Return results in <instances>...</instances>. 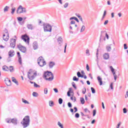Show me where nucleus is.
<instances>
[{
  "label": "nucleus",
  "instance_id": "nucleus-49",
  "mask_svg": "<svg viewBox=\"0 0 128 128\" xmlns=\"http://www.w3.org/2000/svg\"><path fill=\"white\" fill-rule=\"evenodd\" d=\"M64 8H68V2H66L64 6Z\"/></svg>",
  "mask_w": 128,
  "mask_h": 128
},
{
  "label": "nucleus",
  "instance_id": "nucleus-60",
  "mask_svg": "<svg viewBox=\"0 0 128 128\" xmlns=\"http://www.w3.org/2000/svg\"><path fill=\"white\" fill-rule=\"evenodd\" d=\"M124 50H128V46L126 44H124Z\"/></svg>",
  "mask_w": 128,
  "mask_h": 128
},
{
  "label": "nucleus",
  "instance_id": "nucleus-13",
  "mask_svg": "<svg viewBox=\"0 0 128 128\" xmlns=\"http://www.w3.org/2000/svg\"><path fill=\"white\" fill-rule=\"evenodd\" d=\"M28 78L30 80H34V75H33L31 76H30V72H28Z\"/></svg>",
  "mask_w": 128,
  "mask_h": 128
},
{
  "label": "nucleus",
  "instance_id": "nucleus-39",
  "mask_svg": "<svg viewBox=\"0 0 128 128\" xmlns=\"http://www.w3.org/2000/svg\"><path fill=\"white\" fill-rule=\"evenodd\" d=\"M49 106H54V102L50 100L49 102Z\"/></svg>",
  "mask_w": 128,
  "mask_h": 128
},
{
  "label": "nucleus",
  "instance_id": "nucleus-57",
  "mask_svg": "<svg viewBox=\"0 0 128 128\" xmlns=\"http://www.w3.org/2000/svg\"><path fill=\"white\" fill-rule=\"evenodd\" d=\"M114 84L113 83H111L110 84V88H111V90H114Z\"/></svg>",
  "mask_w": 128,
  "mask_h": 128
},
{
  "label": "nucleus",
  "instance_id": "nucleus-46",
  "mask_svg": "<svg viewBox=\"0 0 128 128\" xmlns=\"http://www.w3.org/2000/svg\"><path fill=\"white\" fill-rule=\"evenodd\" d=\"M18 22H22V17H18L17 18Z\"/></svg>",
  "mask_w": 128,
  "mask_h": 128
},
{
  "label": "nucleus",
  "instance_id": "nucleus-20",
  "mask_svg": "<svg viewBox=\"0 0 128 128\" xmlns=\"http://www.w3.org/2000/svg\"><path fill=\"white\" fill-rule=\"evenodd\" d=\"M12 122L13 124H18V120L16 118L12 119Z\"/></svg>",
  "mask_w": 128,
  "mask_h": 128
},
{
  "label": "nucleus",
  "instance_id": "nucleus-21",
  "mask_svg": "<svg viewBox=\"0 0 128 128\" xmlns=\"http://www.w3.org/2000/svg\"><path fill=\"white\" fill-rule=\"evenodd\" d=\"M2 70H4L5 72H8L9 68L8 66H2Z\"/></svg>",
  "mask_w": 128,
  "mask_h": 128
},
{
  "label": "nucleus",
  "instance_id": "nucleus-12",
  "mask_svg": "<svg viewBox=\"0 0 128 128\" xmlns=\"http://www.w3.org/2000/svg\"><path fill=\"white\" fill-rule=\"evenodd\" d=\"M33 48H34V50H38V44L37 42H34Z\"/></svg>",
  "mask_w": 128,
  "mask_h": 128
},
{
  "label": "nucleus",
  "instance_id": "nucleus-63",
  "mask_svg": "<svg viewBox=\"0 0 128 128\" xmlns=\"http://www.w3.org/2000/svg\"><path fill=\"white\" fill-rule=\"evenodd\" d=\"M74 112H78V108L76 107H74Z\"/></svg>",
  "mask_w": 128,
  "mask_h": 128
},
{
  "label": "nucleus",
  "instance_id": "nucleus-22",
  "mask_svg": "<svg viewBox=\"0 0 128 128\" xmlns=\"http://www.w3.org/2000/svg\"><path fill=\"white\" fill-rule=\"evenodd\" d=\"M76 16H78L79 20L84 24V20H82V16H80V14H76Z\"/></svg>",
  "mask_w": 128,
  "mask_h": 128
},
{
  "label": "nucleus",
  "instance_id": "nucleus-50",
  "mask_svg": "<svg viewBox=\"0 0 128 128\" xmlns=\"http://www.w3.org/2000/svg\"><path fill=\"white\" fill-rule=\"evenodd\" d=\"M106 50H107L108 52H110V50H112V47L108 46L106 48Z\"/></svg>",
  "mask_w": 128,
  "mask_h": 128
},
{
  "label": "nucleus",
  "instance_id": "nucleus-31",
  "mask_svg": "<svg viewBox=\"0 0 128 128\" xmlns=\"http://www.w3.org/2000/svg\"><path fill=\"white\" fill-rule=\"evenodd\" d=\"M22 102L24 104H30V102H28V100H24V98H22Z\"/></svg>",
  "mask_w": 128,
  "mask_h": 128
},
{
  "label": "nucleus",
  "instance_id": "nucleus-52",
  "mask_svg": "<svg viewBox=\"0 0 128 128\" xmlns=\"http://www.w3.org/2000/svg\"><path fill=\"white\" fill-rule=\"evenodd\" d=\"M123 112L124 114H126V112H128V110H126V108H123Z\"/></svg>",
  "mask_w": 128,
  "mask_h": 128
},
{
  "label": "nucleus",
  "instance_id": "nucleus-18",
  "mask_svg": "<svg viewBox=\"0 0 128 128\" xmlns=\"http://www.w3.org/2000/svg\"><path fill=\"white\" fill-rule=\"evenodd\" d=\"M27 28L28 30H32L34 28V26L32 24H27Z\"/></svg>",
  "mask_w": 128,
  "mask_h": 128
},
{
  "label": "nucleus",
  "instance_id": "nucleus-4",
  "mask_svg": "<svg viewBox=\"0 0 128 128\" xmlns=\"http://www.w3.org/2000/svg\"><path fill=\"white\" fill-rule=\"evenodd\" d=\"M44 26V30L45 32H52V26L48 24H43Z\"/></svg>",
  "mask_w": 128,
  "mask_h": 128
},
{
  "label": "nucleus",
  "instance_id": "nucleus-9",
  "mask_svg": "<svg viewBox=\"0 0 128 128\" xmlns=\"http://www.w3.org/2000/svg\"><path fill=\"white\" fill-rule=\"evenodd\" d=\"M104 34H106V36L107 40H108V34L106 32V30L101 31V34L100 36V40H102V38H104Z\"/></svg>",
  "mask_w": 128,
  "mask_h": 128
},
{
  "label": "nucleus",
  "instance_id": "nucleus-40",
  "mask_svg": "<svg viewBox=\"0 0 128 128\" xmlns=\"http://www.w3.org/2000/svg\"><path fill=\"white\" fill-rule=\"evenodd\" d=\"M34 88H40V86L38 84L34 82Z\"/></svg>",
  "mask_w": 128,
  "mask_h": 128
},
{
  "label": "nucleus",
  "instance_id": "nucleus-61",
  "mask_svg": "<svg viewBox=\"0 0 128 128\" xmlns=\"http://www.w3.org/2000/svg\"><path fill=\"white\" fill-rule=\"evenodd\" d=\"M86 54H88V56H90V50H88V49L86 50Z\"/></svg>",
  "mask_w": 128,
  "mask_h": 128
},
{
  "label": "nucleus",
  "instance_id": "nucleus-24",
  "mask_svg": "<svg viewBox=\"0 0 128 128\" xmlns=\"http://www.w3.org/2000/svg\"><path fill=\"white\" fill-rule=\"evenodd\" d=\"M75 20L77 22H80V20H78V19L76 16H73L70 18V20Z\"/></svg>",
  "mask_w": 128,
  "mask_h": 128
},
{
  "label": "nucleus",
  "instance_id": "nucleus-29",
  "mask_svg": "<svg viewBox=\"0 0 128 128\" xmlns=\"http://www.w3.org/2000/svg\"><path fill=\"white\" fill-rule=\"evenodd\" d=\"M84 30H86V26H84L83 25L81 28L80 32H82L84 31Z\"/></svg>",
  "mask_w": 128,
  "mask_h": 128
},
{
  "label": "nucleus",
  "instance_id": "nucleus-54",
  "mask_svg": "<svg viewBox=\"0 0 128 128\" xmlns=\"http://www.w3.org/2000/svg\"><path fill=\"white\" fill-rule=\"evenodd\" d=\"M84 90L82 91V94H85L86 92V88H84Z\"/></svg>",
  "mask_w": 128,
  "mask_h": 128
},
{
  "label": "nucleus",
  "instance_id": "nucleus-53",
  "mask_svg": "<svg viewBox=\"0 0 128 128\" xmlns=\"http://www.w3.org/2000/svg\"><path fill=\"white\" fill-rule=\"evenodd\" d=\"M72 88H69V90H68V92H69L71 94H72V92H72Z\"/></svg>",
  "mask_w": 128,
  "mask_h": 128
},
{
  "label": "nucleus",
  "instance_id": "nucleus-58",
  "mask_svg": "<svg viewBox=\"0 0 128 128\" xmlns=\"http://www.w3.org/2000/svg\"><path fill=\"white\" fill-rule=\"evenodd\" d=\"M110 68L111 70V72H114V68H112V66H110Z\"/></svg>",
  "mask_w": 128,
  "mask_h": 128
},
{
  "label": "nucleus",
  "instance_id": "nucleus-44",
  "mask_svg": "<svg viewBox=\"0 0 128 128\" xmlns=\"http://www.w3.org/2000/svg\"><path fill=\"white\" fill-rule=\"evenodd\" d=\"M48 88H45L44 89V94H48Z\"/></svg>",
  "mask_w": 128,
  "mask_h": 128
},
{
  "label": "nucleus",
  "instance_id": "nucleus-25",
  "mask_svg": "<svg viewBox=\"0 0 128 128\" xmlns=\"http://www.w3.org/2000/svg\"><path fill=\"white\" fill-rule=\"evenodd\" d=\"M80 102L82 104H84V102H86L84 98L82 97L80 98Z\"/></svg>",
  "mask_w": 128,
  "mask_h": 128
},
{
  "label": "nucleus",
  "instance_id": "nucleus-11",
  "mask_svg": "<svg viewBox=\"0 0 128 128\" xmlns=\"http://www.w3.org/2000/svg\"><path fill=\"white\" fill-rule=\"evenodd\" d=\"M4 82L6 84V86H12V81L10 80H8V78H5Z\"/></svg>",
  "mask_w": 128,
  "mask_h": 128
},
{
  "label": "nucleus",
  "instance_id": "nucleus-43",
  "mask_svg": "<svg viewBox=\"0 0 128 128\" xmlns=\"http://www.w3.org/2000/svg\"><path fill=\"white\" fill-rule=\"evenodd\" d=\"M84 112H88V114L90 113V110H88V108H85L84 109Z\"/></svg>",
  "mask_w": 128,
  "mask_h": 128
},
{
  "label": "nucleus",
  "instance_id": "nucleus-41",
  "mask_svg": "<svg viewBox=\"0 0 128 128\" xmlns=\"http://www.w3.org/2000/svg\"><path fill=\"white\" fill-rule=\"evenodd\" d=\"M91 90H92V94H96V90L94 89V88L92 87Z\"/></svg>",
  "mask_w": 128,
  "mask_h": 128
},
{
  "label": "nucleus",
  "instance_id": "nucleus-35",
  "mask_svg": "<svg viewBox=\"0 0 128 128\" xmlns=\"http://www.w3.org/2000/svg\"><path fill=\"white\" fill-rule=\"evenodd\" d=\"M72 80L74 82H78V78H76V76H74L73 77Z\"/></svg>",
  "mask_w": 128,
  "mask_h": 128
},
{
  "label": "nucleus",
  "instance_id": "nucleus-1",
  "mask_svg": "<svg viewBox=\"0 0 128 128\" xmlns=\"http://www.w3.org/2000/svg\"><path fill=\"white\" fill-rule=\"evenodd\" d=\"M43 78L46 80H48V82H52L54 80V74L50 71H46L44 72Z\"/></svg>",
  "mask_w": 128,
  "mask_h": 128
},
{
  "label": "nucleus",
  "instance_id": "nucleus-36",
  "mask_svg": "<svg viewBox=\"0 0 128 128\" xmlns=\"http://www.w3.org/2000/svg\"><path fill=\"white\" fill-rule=\"evenodd\" d=\"M5 36H6V34H3V40L5 42H8V38H4Z\"/></svg>",
  "mask_w": 128,
  "mask_h": 128
},
{
  "label": "nucleus",
  "instance_id": "nucleus-14",
  "mask_svg": "<svg viewBox=\"0 0 128 128\" xmlns=\"http://www.w3.org/2000/svg\"><path fill=\"white\" fill-rule=\"evenodd\" d=\"M97 80L100 83V86H102V79L100 76H98L97 77Z\"/></svg>",
  "mask_w": 128,
  "mask_h": 128
},
{
  "label": "nucleus",
  "instance_id": "nucleus-64",
  "mask_svg": "<svg viewBox=\"0 0 128 128\" xmlns=\"http://www.w3.org/2000/svg\"><path fill=\"white\" fill-rule=\"evenodd\" d=\"M120 124H121V122H120L118 124V126H116V128H120Z\"/></svg>",
  "mask_w": 128,
  "mask_h": 128
},
{
  "label": "nucleus",
  "instance_id": "nucleus-26",
  "mask_svg": "<svg viewBox=\"0 0 128 128\" xmlns=\"http://www.w3.org/2000/svg\"><path fill=\"white\" fill-rule=\"evenodd\" d=\"M77 76H78V78H84V75H82V74H80V72H77Z\"/></svg>",
  "mask_w": 128,
  "mask_h": 128
},
{
  "label": "nucleus",
  "instance_id": "nucleus-23",
  "mask_svg": "<svg viewBox=\"0 0 128 128\" xmlns=\"http://www.w3.org/2000/svg\"><path fill=\"white\" fill-rule=\"evenodd\" d=\"M8 68L10 72H14V66H10Z\"/></svg>",
  "mask_w": 128,
  "mask_h": 128
},
{
  "label": "nucleus",
  "instance_id": "nucleus-62",
  "mask_svg": "<svg viewBox=\"0 0 128 128\" xmlns=\"http://www.w3.org/2000/svg\"><path fill=\"white\" fill-rule=\"evenodd\" d=\"M108 20H106L104 22V26H106V24H108Z\"/></svg>",
  "mask_w": 128,
  "mask_h": 128
},
{
  "label": "nucleus",
  "instance_id": "nucleus-51",
  "mask_svg": "<svg viewBox=\"0 0 128 128\" xmlns=\"http://www.w3.org/2000/svg\"><path fill=\"white\" fill-rule=\"evenodd\" d=\"M68 44H66V43L65 44V46H64V52L66 53V46H67Z\"/></svg>",
  "mask_w": 128,
  "mask_h": 128
},
{
  "label": "nucleus",
  "instance_id": "nucleus-6",
  "mask_svg": "<svg viewBox=\"0 0 128 128\" xmlns=\"http://www.w3.org/2000/svg\"><path fill=\"white\" fill-rule=\"evenodd\" d=\"M22 39L25 42H27V44H30V37L25 34L22 36Z\"/></svg>",
  "mask_w": 128,
  "mask_h": 128
},
{
  "label": "nucleus",
  "instance_id": "nucleus-34",
  "mask_svg": "<svg viewBox=\"0 0 128 128\" xmlns=\"http://www.w3.org/2000/svg\"><path fill=\"white\" fill-rule=\"evenodd\" d=\"M32 96L34 98H36L38 96V94L36 92H33Z\"/></svg>",
  "mask_w": 128,
  "mask_h": 128
},
{
  "label": "nucleus",
  "instance_id": "nucleus-8",
  "mask_svg": "<svg viewBox=\"0 0 128 128\" xmlns=\"http://www.w3.org/2000/svg\"><path fill=\"white\" fill-rule=\"evenodd\" d=\"M16 39L11 38L10 40V47L14 48L16 47Z\"/></svg>",
  "mask_w": 128,
  "mask_h": 128
},
{
  "label": "nucleus",
  "instance_id": "nucleus-45",
  "mask_svg": "<svg viewBox=\"0 0 128 128\" xmlns=\"http://www.w3.org/2000/svg\"><path fill=\"white\" fill-rule=\"evenodd\" d=\"M68 108H72V104L70 102L68 103Z\"/></svg>",
  "mask_w": 128,
  "mask_h": 128
},
{
  "label": "nucleus",
  "instance_id": "nucleus-30",
  "mask_svg": "<svg viewBox=\"0 0 128 128\" xmlns=\"http://www.w3.org/2000/svg\"><path fill=\"white\" fill-rule=\"evenodd\" d=\"M58 102L59 104H62V102H64V100H62V98H59Z\"/></svg>",
  "mask_w": 128,
  "mask_h": 128
},
{
  "label": "nucleus",
  "instance_id": "nucleus-48",
  "mask_svg": "<svg viewBox=\"0 0 128 128\" xmlns=\"http://www.w3.org/2000/svg\"><path fill=\"white\" fill-rule=\"evenodd\" d=\"M75 118H80V114L76 113L75 114Z\"/></svg>",
  "mask_w": 128,
  "mask_h": 128
},
{
  "label": "nucleus",
  "instance_id": "nucleus-59",
  "mask_svg": "<svg viewBox=\"0 0 128 128\" xmlns=\"http://www.w3.org/2000/svg\"><path fill=\"white\" fill-rule=\"evenodd\" d=\"M76 24V21L74 20H72L70 22V24Z\"/></svg>",
  "mask_w": 128,
  "mask_h": 128
},
{
  "label": "nucleus",
  "instance_id": "nucleus-42",
  "mask_svg": "<svg viewBox=\"0 0 128 128\" xmlns=\"http://www.w3.org/2000/svg\"><path fill=\"white\" fill-rule=\"evenodd\" d=\"M93 116H96V110H93Z\"/></svg>",
  "mask_w": 128,
  "mask_h": 128
},
{
  "label": "nucleus",
  "instance_id": "nucleus-37",
  "mask_svg": "<svg viewBox=\"0 0 128 128\" xmlns=\"http://www.w3.org/2000/svg\"><path fill=\"white\" fill-rule=\"evenodd\" d=\"M72 86L75 90H76V83L74 82H72Z\"/></svg>",
  "mask_w": 128,
  "mask_h": 128
},
{
  "label": "nucleus",
  "instance_id": "nucleus-16",
  "mask_svg": "<svg viewBox=\"0 0 128 128\" xmlns=\"http://www.w3.org/2000/svg\"><path fill=\"white\" fill-rule=\"evenodd\" d=\"M103 57L104 60H108V58H110V54H108V53H105L103 55Z\"/></svg>",
  "mask_w": 128,
  "mask_h": 128
},
{
  "label": "nucleus",
  "instance_id": "nucleus-32",
  "mask_svg": "<svg viewBox=\"0 0 128 128\" xmlns=\"http://www.w3.org/2000/svg\"><path fill=\"white\" fill-rule=\"evenodd\" d=\"M58 126H60V128H64V125H62V124H60V122H58Z\"/></svg>",
  "mask_w": 128,
  "mask_h": 128
},
{
  "label": "nucleus",
  "instance_id": "nucleus-2",
  "mask_svg": "<svg viewBox=\"0 0 128 128\" xmlns=\"http://www.w3.org/2000/svg\"><path fill=\"white\" fill-rule=\"evenodd\" d=\"M30 119L29 116H26L24 117L20 124H22L23 128H28L30 126Z\"/></svg>",
  "mask_w": 128,
  "mask_h": 128
},
{
  "label": "nucleus",
  "instance_id": "nucleus-27",
  "mask_svg": "<svg viewBox=\"0 0 128 128\" xmlns=\"http://www.w3.org/2000/svg\"><path fill=\"white\" fill-rule=\"evenodd\" d=\"M6 122L8 124H12V118H8L6 120Z\"/></svg>",
  "mask_w": 128,
  "mask_h": 128
},
{
  "label": "nucleus",
  "instance_id": "nucleus-19",
  "mask_svg": "<svg viewBox=\"0 0 128 128\" xmlns=\"http://www.w3.org/2000/svg\"><path fill=\"white\" fill-rule=\"evenodd\" d=\"M12 82H14V84H16V86H18V82L16 80V79L14 77H12Z\"/></svg>",
  "mask_w": 128,
  "mask_h": 128
},
{
  "label": "nucleus",
  "instance_id": "nucleus-55",
  "mask_svg": "<svg viewBox=\"0 0 128 128\" xmlns=\"http://www.w3.org/2000/svg\"><path fill=\"white\" fill-rule=\"evenodd\" d=\"M86 68L88 72H90V66H88V64H86Z\"/></svg>",
  "mask_w": 128,
  "mask_h": 128
},
{
  "label": "nucleus",
  "instance_id": "nucleus-3",
  "mask_svg": "<svg viewBox=\"0 0 128 128\" xmlns=\"http://www.w3.org/2000/svg\"><path fill=\"white\" fill-rule=\"evenodd\" d=\"M38 66H40L41 68H42V66L46 64V62L44 61V58L40 56L38 59Z\"/></svg>",
  "mask_w": 128,
  "mask_h": 128
},
{
  "label": "nucleus",
  "instance_id": "nucleus-7",
  "mask_svg": "<svg viewBox=\"0 0 128 128\" xmlns=\"http://www.w3.org/2000/svg\"><path fill=\"white\" fill-rule=\"evenodd\" d=\"M18 48L22 52H24V54L26 52V48L22 45L20 44L18 45Z\"/></svg>",
  "mask_w": 128,
  "mask_h": 128
},
{
  "label": "nucleus",
  "instance_id": "nucleus-28",
  "mask_svg": "<svg viewBox=\"0 0 128 128\" xmlns=\"http://www.w3.org/2000/svg\"><path fill=\"white\" fill-rule=\"evenodd\" d=\"M10 8V7L8 6H6L4 8V12H8V9Z\"/></svg>",
  "mask_w": 128,
  "mask_h": 128
},
{
  "label": "nucleus",
  "instance_id": "nucleus-47",
  "mask_svg": "<svg viewBox=\"0 0 128 128\" xmlns=\"http://www.w3.org/2000/svg\"><path fill=\"white\" fill-rule=\"evenodd\" d=\"M18 62L20 64H22V57H18Z\"/></svg>",
  "mask_w": 128,
  "mask_h": 128
},
{
  "label": "nucleus",
  "instance_id": "nucleus-56",
  "mask_svg": "<svg viewBox=\"0 0 128 128\" xmlns=\"http://www.w3.org/2000/svg\"><path fill=\"white\" fill-rule=\"evenodd\" d=\"M54 90L56 94H58V88H54Z\"/></svg>",
  "mask_w": 128,
  "mask_h": 128
},
{
  "label": "nucleus",
  "instance_id": "nucleus-5",
  "mask_svg": "<svg viewBox=\"0 0 128 128\" xmlns=\"http://www.w3.org/2000/svg\"><path fill=\"white\" fill-rule=\"evenodd\" d=\"M16 12L17 14L26 12V9L25 8L22 7V5H20L17 9Z\"/></svg>",
  "mask_w": 128,
  "mask_h": 128
},
{
  "label": "nucleus",
  "instance_id": "nucleus-15",
  "mask_svg": "<svg viewBox=\"0 0 128 128\" xmlns=\"http://www.w3.org/2000/svg\"><path fill=\"white\" fill-rule=\"evenodd\" d=\"M54 66H56V63H54V62H50L49 63L50 68H52Z\"/></svg>",
  "mask_w": 128,
  "mask_h": 128
},
{
  "label": "nucleus",
  "instance_id": "nucleus-17",
  "mask_svg": "<svg viewBox=\"0 0 128 128\" xmlns=\"http://www.w3.org/2000/svg\"><path fill=\"white\" fill-rule=\"evenodd\" d=\"M57 40H58V44H62V42L64 41V40H62V38L61 36H60V37L58 38Z\"/></svg>",
  "mask_w": 128,
  "mask_h": 128
},
{
  "label": "nucleus",
  "instance_id": "nucleus-10",
  "mask_svg": "<svg viewBox=\"0 0 128 128\" xmlns=\"http://www.w3.org/2000/svg\"><path fill=\"white\" fill-rule=\"evenodd\" d=\"M8 56H9V57L8 58V62H10V58H12V56H14V50H10L8 52Z\"/></svg>",
  "mask_w": 128,
  "mask_h": 128
},
{
  "label": "nucleus",
  "instance_id": "nucleus-33",
  "mask_svg": "<svg viewBox=\"0 0 128 128\" xmlns=\"http://www.w3.org/2000/svg\"><path fill=\"white\" fill-rule=\"evenodd\" d=\"M112 74H113L114 80L115 81L116 80V72H114V71L113 72H112Z\"/></svg>",
  "mask_w": 128,
  "mask_h": 128
},
{
  "label": "nucleus",
  "instance_id": "nucleus-38",
  "mask_svg": "<svg viewBox=\"0 0 128 128\" xmlns=\"http://www.w3.org/2000/svg\"><path fill=\"white\" fill-rule=\"evenodd\" d=\"M15 12H16V8H12V12H11L12 14H14Z\"/></svg>",
  "mask_w": 128,
  "mask_h": 128
}]
</instances>
